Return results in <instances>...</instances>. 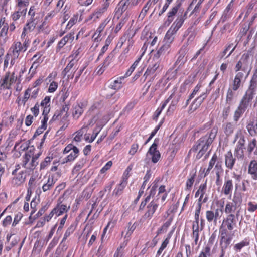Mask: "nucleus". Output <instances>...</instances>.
<instances>
[{
    "instance_id": "cd10ccee",
    "label": "nucleus",
    "mask_w": 257,
    "mask_h": 257,
    "mask_svg": "<svg viewBox=\"0 0 257 257\" xmlns=\"http://www.w3.org/2000/svg\"><path fill=\"white\" fill-rule=\"evenodd\" d=\"M8 52L21 55L25 51L22 47V43L19 41H15L12 44Z\"/></svg>"
},
{
    "instance_id": "7c9ffc66",
    "label": "nucleus",
    "mask_w": 257,
    "mask_h": 257,
    "mask_svg": "<svg viewBox=\"0 0 257 257\" xmlns=\"http://www.w3.org/2000/svg\"><path fill=\"white\" fill-rule=\"evenodd\" d=\"M85 109L84 105L82 103L77 104L74 106L72 115L75 119H78L83 113Z\"/></svg>"
},
{
    "instance_id": "9d476101",
    "label": "nucleus",
    "mask_w": 257,
    "mask_h": 257,
    "mask_svg": "<svg viewBox=\"0 0 257 257\" xmlns=\"http://www.w3.org/2000/svg\"><path fill=\"white\" fill-rule=\"evenodd\" d=\"M158 143L159 140L155 139L154 143L150 147L147 152V155H150L151 156L152 161L154 163H157L161 157L159 150L157 149Z\"/></svg>"
},
{
    "instance_id": "13d9d810",
    "label": "nucleus",
    "mask_w": 257,
    "mask_h": 257,
    "mask_svg": "<svg viewBox=\"0 0 257 257\" xmlns=\"http://www.w3.org/2000/svg\"><path fill=\"white\" fill-rule=\"evenodd\" d=\"M52 158L50 157H46L44 160L42 161L40 163V170H44L50 164Z\"/></svg>"
},
{
    "instance_id": "c03bdc74",
    "label": "nucleus",
    "mask_w": 257,
    "mask_h": 257,
    "mask_svg": "<svg viewBox=\"0 0 257 257\" xmlns=\"http://www.w3.org/2000/svg\"><path fill=\"white\" fill-rule=\"evenodd\" d=\"M180 4H177L173 7L168 13L167 21L168 22V24H170L173 20V17L177 13Z\"/></svg>"
},
{
    "instance_id": "f3484780",
    "label": "nucleus",
    "mask_w": 257,
    "mask_h": 257,
    "mask_svg": "<svg viewBox=\"0 0 257 257\" xmlns=\"http://www.w3.org/2000/svg\"><path fill=\"white\" fill-rule=\"evenodd\" d=\"M224 162L225 167L229 170H232L235 163L236 158L233 156L231 151H228L224 155Z\"/></svg>"
},
{
    "instance_id": "79ce46f5",
    "label": "nucleus",
    "mask_w": 257,
    "mask_h": 257,
    "mask_svg": "<svg viewBox=\"0 0 257 257\" xmlns=\"http://www.w3.org/2000/svg\"><path fill=\"white\" fill-rule=\"evenodd\" d=\"M26 13L24 11V10H17L15 11H14L11 15V17L13 20V21L17 22V20H18L21 16L25 17L26 15Z\"/></svg>"
},
{
    "instance_id": "ea45409f",
    "label": "nucleus",
    "mask_w": 257,
    "mask_h": 257,
    "mask_svg": "<svg viewBox=\"0 0 257 257\" xmlns=\"http://www.w3.org/2000/svg\"><path fill=\"white\" fill-rule=\"evenodd\" d=\"M106 25V23L105 21L101 23L99 26L98 28L97 29L95 33L94 34L93 36V38L94 39L95 41L98 42L100 40V35L101 32L103 31L104 28L105 27Z\"/></svg>"
},
{
    "instance_id": "0eeeda50",
    "label": "nucleus",
    "mask_w": 257,
    "mask_h": 257,
    "mask_svg": "<svg viewBox=\"0 0 257 257\" xmlns=\"http://www.w3.org/2000/svg\"><path fill=\"white\" fill-rule=\"evenodd\" d=\"M223 211L222 208H216L214 211L207 210L206 212V218L209 223L213 222L216 224L217 221L222 216Z\"/></svg>"
},
{
    "instance_id": "a211bd4d",
    "label": "nucleus",
    "mask_w": 257,
    "mask_h": 257,
    "mask_svg": "<svg viewBox=\"0 0 257 257\" xmlns=\"http://www.w3.org/2000/svg\"><path fill=\"white\" fill-rule=\"evenodd\" d=\"M130 3V0H121L119 2L115 9V13L118 16V18L120 17L127 10Z\"/></svg>"
},
{
    "instance_id": "20e7f679",
    "label": "nucleus",
    "mask_w": 257,
    "mask_h": 257,
    "mask_svg": "<svg viewBox=\"0 0 257 257\" xmlns=\"http://www.w3.org/2000/svg\"><path fill=\"white\" fill-rule=\"evenodd\" d=\"M79 153V149L72 144H68L64 149L63 153L64 154H69L62 160V164L67 163L73 161L78 156Z\"/></svg>"
},
{
    "instance_id": "423d86ee",
    "label": "nucleus",
    "mask_w": 257,
    "mask_h": 257,
    "mask_svg": "<svg viewBox=\"0 0 257 257\" xmlns=\"http://www.w3.org/2000/svg\"><path fill=\"white\" fill-rule=\"evenodd\" d=\"M212 143L207 137L204 136L199 139L198 144L196 146H194L192 150H199L197 156L200 158L208 150L209 146Z\"/></svg>"
},
{
    "instance_id": "69168bd1",
    "label": "nucleus",
    "mask_w": 257,
    "mask_h": 257,
    "mask_svg": "<svg viewBox=\"0 0 257 257\" xmlns=\"http://www.w3.org/2000/svg\"><path fill=\"white\" fill-rule=\"evenodd\" d=\"M11 57L8 54V53L5 55L4 58V65H3V70L5 71L8 68H10V63L11 62Z\"/></svg>"
},
{
    "instance_id": "1a4fd4ad",
    "label": "nucleus",
    "mask_w": 257,
    "mask_h": 257,
    "mask_svg": "<svg viewBox=\"0 0 257 257\" xmlns=\"http://www.w3.org/2000/svg\"><path fill=\"white\" fill-rule=\"evenodd\" d=\"M159 202L153 199L147 206L143 217L146 219L150 220L156 211L159 206Z\"/></svg>"
},
{
    "instance_id": "473e14b6",
    "label": "nucleus",
    "mask_w": 257,
    "mask_h": 257,
    "mask_svg": "<svg viewBox=\"0 0 257 257\" xmlns=\"http://www.w3.org/2000/svg\"><path fill=\"white\" fill-rule=\"evenodd\" d=\"M9 26L6 24L0 31V45H4L8 40V31Z\"/></svg>"
},
{
    "instance_id": "4d7b16f0",
    "label": "nucleus",
    "mask_w": 257,
    "mask_h": 257,
    "mask_svg": "<svg viewBox=\"0 0 257 257\" xmlns=\"http://www.w3.org/2000/svg\"><path fill=\"white\" fill-rule=\"evenodd\" d=\"M195 174H192V175H190L188 177V178L186 181V189H188L189 190H190L191 189V188H192L193 185V183L194 182V180H195Z\"/></svg>"
},
{
    "instance_id": "c85d7f7f",
    "label": "nucleus",
    "mask_w": 257,
    "mask_h": 257,
    "mask_svg": "<svg viewBox=\"0 0 257 257\" xmlns=\"http://www.w3.org/2000/svg\"><path fill=\"white\" fill-rule=\"evenodd\" d=\"M70 206L67 207V205L59 203H58L56 207L53 209V211L57 216H59L67 212Z\"/></svg>"
},
{
    "instance_id": "4c0bfd02",
    "label": "nucleus",
    "mask_w": 257,
    "mask_h": 257,
    "mask_svg": "<svg viewBox=\"0 0 257 257\" xmlns=\"http://www.w3.org/2000/svg\"><path fill=\"white\" fill-rule=\"evenodd\" d=\"M38 54H35L32 57V59H35V61L33 62L31 67L30 68L29 72H31L32 73H34L36 69L39 66L41 61L40 60V56H38Z\"/></svg>"
},
{
    "instance_id": "f704fd0d",
    "label": "nucleus",
    "mask_w": 257,
    "mask_h": 257,
    "mask_svg": "<svg viewBox=\"0 0 257 257\" xmlns=\"http://www.w3.org/2000/svg\"><path fill=\"white\" fill-rule=\"evenodd\" d=\"M109 6L103 3L100 7L98 8L96 11L93 13L92 16H95L97 18H100L107 10ZM92 18V16L91 17Z\"/></svg>"
},
{
    "instance_id": "b1692460",
    "label": "nucleus",
    "mask_w": 257,
    "mask_h": 257,
    "mask_svg": "<svg viewBox=\"0 0 257 257\" xmlns=\"http://www.w3.org/2000/svg\"><path fill=\"white\" fill-rule=\"evenodd\" d=\"M50 96H46L41 102L40 106L43 108L42 115L43 117L48 116L50 110Z\"/></svg>"
},
{
    "instance_id": "864d4df0",
    "label": "nucleus",
    "mask_w": 257,
    "mask_h": 257,
    "mask_svg": "<svg viewBox=\"0 0 257 257\" xmlns=\"http://www.w3.org/2000/svg\"><path fill=\"white\" fill-rule=\"evenodd\" d=\"M207 190V184L206 182H205L203 184H201L199 187L198 190L197 191V192L195 193V197H198L199 195L204 196H205L206 195V192Z\"/></svg>"
},
{
    "instance_id": "2f4dec72",
    "label": "nucleus",
    "mask_w": 257,
    "mask_h": 257,
    "mask_svg": "<svg viewBox=\"0 0 257 257\" xmlns=\"http://www.w3.org/2000/svg\"><path fill=\"white\" fill-rule=\"evenodd\" d=\"M15 7L17 10H24L27 13V7L29 5V0H14Z\"/></svg>"
},
{
    "instance_id": "5fc2aeb1",
    "label": "nucleus",
    "mask_w": 257,
    "mask_h": 257,
    "mask_svg": "<svg viewBox=\"0 0 257 257\" xmlns=\"http://www.w3.org/2000/svg\"><path fill=\"white\" fill-rule=\"evenodd\" d=\"M77 61V60L74 59H71L70 60L69 63L67 64V66L63 70V73L65 75H66L68 73H69L70 71L73 68V67H74L73 70L75 69Z\"/></svg>"
},
{
    "instance_id": "49530a36",
    "label": "nucleus",
    "mask_w": 257,
    "mask_h": 257,
    "mask_svg": "<svg viewBox=\"0 0 257 257\" xmlns=\"http://www.w3.org/2000/svg\"><path fill=\"white\" fill-rule=\"evenodd\" d=\"M173 220V218L172 217H170L167 221H166L158 230V234H161L166 232L167 231L168 227L170 226L172 221Z\"/></svg>"
},
{
    "instance_id": "aec40b11",
    "label": "nucleus",
    "mask_w": 257,
    "mask_h": 257,
    "mask_svg": "<svg viewBox=\"0 0 257 257\" xmlns=\"http://www.w3.org/2000/svg\"><path fill=\"white\" fill-rule=\"evenodd\" d=\"M248 106L245 105L242 102H240L238 106L234 112L233 115V120L235 122H237L240 118L241 117L242 114L244 113Z\"/></svg>"
},
{
    "instance_id": "37998d69",
    "label": "nucleus",
    "mask_w": 257,
    "mask_h": 257,
    "mask_svg": "<svg viewBox=\"0 0 257 257\" xmlns=\"http://www.w3.org/2000/svg\"><path fill=\"white\" fill-rule=\"evenodd\" d=\"M123 79V77L118 78L110 85V88L115 90L120 89L122 87V81Z\"/></svg>"
},
{
    "instance_id": "f03ea898",
    "label": "nucleus",
    "mask_w": 257,
    "mask_h": 257,
    "mask_svg": "<svg viewBox=\"0 0 257 257\" xmlns=\"http://www.w3.org/2000/svg\"><path fill=\"white\" fill-rule=\"evenodd\" d=\"M252 60L250 52H247L242 54L236 63L234 70L236 72H242L249 75L252 69Z\"/></svg>"
},
{
    "instance_id": "9b49d317",
    "label": "nucleus",
    "mask_w": 257,
    "mask_h": 257,
    "mask_svg": "<svg viewBox=\"0 0 257 257\" xmlns=\"http://www.w3.org/2000/svg\"><path fill=\"white\" fill-rule=\"evenodd\" d=\"M19 168H16L13 172L14 176L12 180V184L14 186H19L23 184L26 178L25 173L23 171H18Z\"/></svg>"
},
{
    "instance_id": "603ef678",
    "label": "nucleus",
    "mask_w": 257,
    "mask_h": 257,
    "mask_svg": "<svg viewBox=\"0 0 257 257\" xmlns=\"http://www.w3.org/2000/svg\"><path fill=\"white\" fill-rule=\"evenodd\" d=\"M217 158L218 157L217 155L214 154L209 161L208 167L206 171L205 176L207 175L209 173L210 170L212 169L215 163L216 162Z\"/></svg>"
},
{
    "instance_id": "3c124183",
    "label": "nucleus",
    "mask_w": 257,
    "mask_h": 257,
    "mask_svg": "<svg viewBox=\"0 0 257 257\" xmlns=\"http://www.w3.org/2000/svg\"><path fill=\"white\" fill-rule=\"evenodd\" d=\"M7 53L11 57V60L10 63V68H12L18 62V60L20 59L21 55L13 53L10 52H8Z\"/></svg>"
},
{
    "instance_id": "a19ab883",
    "label": "nucleus",
    "mask_w": 257,
    "mask_h": 257,
    "mask_svg": "<svg viewBox=\"0 0 257 257\" xmlns=\"http://www.w3.org/2000/svg\"><path fill=\"white\" fill-rule=\"evenodd\" d=\"M48 119V117H43V119L41 120V125L37 128L35 133V135H39L44 132L47 127V122Z\"/></svg>"
},
{
    "instance_id": "bf43d9fd",
    "label": "nucleus",
    "mask_w": 257,
    "mask_h": 257,
    "mask_svg": "<svg viewBox=\"0 0 257 257\" xmlns=\"http://www.w3.org/2000/svg\"><path fill=\"white\" fill-rule=\"evenodd\" d=\"M248 75H247V74L242 72H237L235 74L234 79H237V81H239L241 83L242 82L245 80Z\"/></svg>"
},
{
    "instance_id": "f257e3e1",
    "label": "nucleus",
    "mask_w": 257,
    "mask_h": 257,
    "mask_svg": "<svg viewBox=\"0 0 257 257\" xmlns=\"http://www.w3.org/2000/svg\"><path fill=\"white\" fill-rule=\"evenodd\" d=\"M235 215L233 214H228L222 221V223L219 229V233L221 237V243L224 244V247L227 248L230 244L233 234L229 233L228 231H231L236 226Z\"/></svg>"
},
{
    "instance_id": "ddd939ff",
    "label": "nucleus",
    "mask_w": 257,
    "mask_h": 257,
    "mask_svg": "<svg viewBox=\"0 0 257 257\" xmlns=\"http://www.w3.org/2000/svg\"><path fill=\"white\" fill-rule=\"evenodd\" d=\"M241 202V199L234 196L233 198L232 202H227L225 205V213L231 214L234 212L237 208V206L239 205Z\"/></svg>"
},
{
    "instance_id": "4be33fe9",
    "label": "nucleus",
    "mask_w": 257,
    "mask_h": 257,
    "mask_svg": "<svg viewBox=\"0 0 257 257\" xmlns=\"http://www.w3.org/2000/svg\"><path fill=\"white\" fill-rule=\"evenodd\" d=\"M244 142V138L241 137L235 149L234 154L238 159H242L244 157L243 147Z\"/></svg>"
},
{
    "instance_id": "c9c22d12",
    "label": "nucleus",
    "mask_w": 257,
    "mask_h": 257,
    "mask_svg": "<svg viewBox=\"0 0 257 257\" xmlns=\"http://www.w3.org/2000/svg\"><path fill=\"white\" fill-rule=\"evenodd\" d=\"M206 96V93L203 92L198 97L195 99L194 102L191 106V109H193V110H196L202 103Z\"/></svg>"
},
{
    "instance_id": "c756f323",
    "label": "nucleus",
    "mask_w": 257,
    "mask_h": 257,
    "mask_svg": "<svg viewBox=\"0 0 257 257\" xmlns=\"http://www.w3.org/2000/svg\"><path fill=\"white\" fill-rule=\"evenodd\" d=\"M187 46V43L184 44L179 51V56L177 59V62L180 63V65L184 64L186 61L185 56L188 51Z\"/></svg>"
},
{
    "instance_id": "72a5a7b5",
    "label": "nucleus",
    "mask_w": 257,
    "mask_h": 257,
    "mask_svg": "<svg viewBox=\"0 0 257 257\" xmlns=\"http://www.w3.org/2000/svg\"><path fill=\"white\" fill-rule=\"evenodd\" d=\"M56 181L54 179L53 176H49L47 182L44 183L42 186V188L43 191L46 192L52 189L56 183Z\"/></svg>"
},
{
    "instance_id": "09e8293b",
    "label": "nucleus",
    "mask_w": 257,
    "mask_h": 257,
    "mask_svg": "<svg viewBox=\"0 0 257 257\" xmlns=\"http://www.w3.org/2000/svg\"><path fill=\"white\" fill-rule=\"evenodd\" d=\"M157 182H158V181H157V180H155L154 181V182L153 183L152 186L150 191V194L145 199V202H149L150 200L151 196H154L155 194L157 188L158 187V186L157 185Z\"/></svg>"
},
{
    "instance_id": "39448f33",
    "label": "nucleus",
    "mask_w": 257,
    "mask_h": 257,
    "mask_svg": "<svg viewBox=\"0 0 257 257\" xmlns=\"http://www.w3.org/2000/svg\"><path fill=\"white\" fill-rule=\"evenodd\" d=\"M34 150L35 148L34 146H32V147L30 148L29 151L26 152L23 157V166L27 169L33 170L38 164V161L35 160L33 158L31 161L29 162L31 156L34 155Z\"/></svg>"
},
{
    "instance_id": "774afa93",
    "label": "nucleus",
    "mask_w": 257,
    "mask_h": 257,
    "mask_svg": "<svg viewBox=\"0 0 257 257\" xmlns=\"http://www.w3.org/2000/svg\"><path fill=\"white\" fill-rule=\"evenodd\" d=\"M58 87V84L57 82L53 81H52L48 89V92L49 93H54L57 89Z\"/></svg>"
},
{
    "instance_id": "de8ad7c7",
    "label": "nucleus",
    "mask_w": 257,
    "mask_h": 257,
    "mask_svg": "<svg viewBox=\"0 0 257 257\" xmlns=\"http://www.w3.org/2000/svg\"><path fill=\"white\" fill-rule=\"evenodd\" d=\"M246 128L251 136H253L257 134V123L254 124L253 121H251L247 124Z\"/></svg>"
},
{
    "instance_id": "0e129e2a",
    "label": "nucleus",
    "mask_w": 257,
    "mask_h": 257,
    "mask_svg": "<svg viewBox=\"0 0 257 257\" xmlns=\"http://www.w3.org/2000/svg\"><path fill=\"white\" fill-rule=\"evenodd\" d=\"M69 110V107L67 105H63L62 109L61 110L60 112H58V114L57 112L54 115L52 120L54 119V117L57 115L56 117L59 116L60 115H63L64 116H67V112Z\"/></svg>"
},
{
    "instance_id": "dca6fc26",
    "label": "nucleus",
    "mask_w": 257,
    "mask_h": 257,
    "mask_svg": "<svg viewBox=\"0 0 257 257\" xmlns=\"http://www.w3.org/2000/svg\"><path fill=\"white\" fill-rule=\"evenodd\" d=\"M169 192V191L166 190L165 185H161L159 187L157 195L154 199L157 200V201L160 202L161 204L164 205L165 204L164 201L168 196Z\"/></svg>"
},
{
    "instance_id": "412c9836",
    "label": "nucleus",
    "mask_w": 257,
    "mask_h": 257,
    "mask_svg": "<svg viewBox=\"0 0 257 257\" xmlns=\"http://www.w3.org/2000/svg\"><path fill=\"white\" fill-rule=\"evenodd\" d=\"M233 188V181L229 178H225L222 191L225 195H230Z\"/></svg>"
},
{
    "instance_id": "052dcab7",
    "label": "nucleus",
    "mask_w": 257,
    "mask_h": 257,
    "mask_svg": "<svg viewBox=\"0 0 257 257\" xmlns=\"http://www.w3.org/2000/svg\"><path fill=\"white\" fill-rule=\"evenodd\" d=\"M233 44H229L226 48L222 52L221 54V58L224 57L226 54H227V52L231 49V50L230 51L229 53L227 54L226 58L229 57L232 53L234 51L236 48V46L233 47Z\"/></svg>"
},
{
    "instance_id": "a878e982",
    "label": "nucleus",
    "mask_w": 257,
    "mask_h": 257,
    "mask_svg": "<svg viewBox=\"0 0 257 257\" xmlns=\"http://www.w3.org/2000/svg\"><path fill=\"white\" fill-rule=\"evenodd\" d=\"M127 183V176L122 177V180L120 184L117 185L113 191V194L115 196L120 195L123 192Z\"/></svg>"
},
{
    "instance_id": "e433bc0d",
    "label": "nucleus",
    "mask_w": 257,
    "mask_h": 257,
    "mask_svg": "<svg viewBox=\"0 0 257 257\" xmlns=\"http://www.w3.org/2000/svg\"><path fill=\"white\" fill-rule=\"evenodd\" d=\"M236 90L229 88L227 92L226 102L229 105H231L233 103L234 99L235 96V91Z\"/></svg>"
},
{
    "instance_id": "8fccbe9b",
    "label": "nucleus",
    "mask_w": 257,
    "mask_h": 257,
    "mask_svg": "<svg viewBox=\"0 0 257 257\" xmlns=\"http://www.w3.org/2000/svg\"><path fill=\"white\" fill-rule=\"evenodd\" d=\"M224 133L227 136H229L232 134L234 129V126L230 122H227L223 125Z\"/></svg>"
},
{
    "instance_id": "7ed1b4c3",
    "label": "nucleus",
    "mask_w": 257,
    "mask_h": 257,
    "mask_svg": "<svg viewBox=\"0 0 257 257\" xmlns=\"http://www.w3.org/2000/svg\"><path fill=\"white\" fill-rule=\"evenodd\" d=\"M183 22L184 19L182 15H181L177 17L167 31L164 39L165 43L171 46L174 40V35L182 26Z\"/></svg>"
},
{
    "instance_id": "2eb2a0df",
    "label": "nucleus",
    "mask_w": 257,
    "mask_h": 257,
    "mask_svg": "<svg viewBox=\"0 0 257 257\" xmlns=\"http://www.w3.org/2000/svg\"><path fill=\"white\" fill-rule=\"evenodd\" d=\"M161 70V67L159 62H156L152 65H149L144 74V80H146L149 76L153 75L156 72H159Z\"/></svg>"
},
{
    "instance_id": "6e6d98bb",
    "label": "nucleus",
    "mask_w": 257,
    "mask_h": 257,
    "mask_svg": "<svg viewBox=\"0 0 257 257\" xmlns=\"http://www.w3.org/2000/svg\"><path fill=\"white\" fill-rule=\"evenodd\" d=\"M31 91V89H27L25 91V94L24 95V97L23 98V99L22 100H21L20 99H19V100L18 102L19 104H22L23 106H24L25 105L27 101L29 99V98L30 97H31V94H30Z\"/></svg>"
},
{
    "instance_id": "bb28decb",
    "label": "nucleus",
    "mask_w": 257,
    "mask_h": 257,
    "mask_svg": "<svg viewBox=\"0 0 257 257\" xmlns=\"http://www.w3.org/2000/svg\"><path fill=\"white\" fill-rule=\"evenodd\" d=\"M248 173L253 180H257V161L252 160L250 162L248 169Z\"/></svg>"
},
{
    "instance_id": "680f3d73",
    "label": "nucleus",
    "mask_w": 257,
    "mask_h": 257,
    "mask_svg": "<svg viewBox=\"0 0 257 257\" xmlns=\"http://www.w3.org/2000/svg\"><path fill=\"white\" fill-rule=\"evenodd\" d=\"M35 10L36 9L34 6H31L30 7L28 14V15L29 17L28 20L37 21V19L35 17L36 13Z\"/></svg>"
},
{
    "instance_id": "e2e57ef3",
    "label": "nucleus",
    "mask_w": 257,
    "mask_h": 257,
    "mask_svg": "<svg viewBox=\"0 0 257 257\" xmlns=\"http://www.w3.org/2000/svg\"><path fill=\"white\" fill-rule=\"evenodd\" d=\"M126 245V243L123 242L115 252L113 257H123V248Z\"/></svg>"
},
{
    "instance_id": "338daca9",
    "label": "nucleus",
    "mask_w": 257,
    "mask_h": 257,
    "mask_svg": "<svg viewBox=\"0 0 257 257\" xmlns=\"http://www.w3.org/2000/svg\"><path fill=\"white\" fill-rule=\"evenodd\" d=\"M11 57L8 54V53L5 55L4 58V65H3V70L5 71L8 68H10V63L11 62Z\"/></svg>"
},
{
    "instance_id": "a18cd8bd",
    "label": "nucleus",
    "mask_w": 257,
    "mask_h": 257,
    "mask_svg": "<svg viewBox=\"0 0 257 257\" xmlns=\"http://www.w3.org/2000/svg\"><path fill=\"white\" fill-rule=\"evenodd\" d=\"M87 132V126H83L81 129L75 133V136L74 140L75 142H79L81 141L82 136L84 133Z\"/></svg>"
},
{
    "instance_id": "6e6552de",
    "label": "nucleus",
    "mask_w": 257,
    "mask_h": 257,
    "mask_svg": "<svg viewBox=\"0 0 257 257\" xmlns=\"http://www.w3.org/2000/svg\"><path fill=\"white\" fill-rule=\"evenodd\" d=\"M16 79L17 77L15 76V72L12 73L9 71L6 72L2 80L1 87L3 89H10L11 85L16 82Z\"/></svg>"
},
{
    "instance_id": "5701e85b",
    "label": "nucleus",
    "mask_w": 257,
    "mask_h": 257,
    "mask_svg": "<svg viewBox=\"0 0 257 257\" xmlns=\"http://www.w3.org/2000/svg\"><path fill=\"white\" fill-rule=\"evenodd\" d=\"M113 57V55L110 54L105 58L103 63L97 67V74L101 75L105 71L111 63Z\"/></svg>"
},
{
    "instance_id": "58836bf2",
    "label": "nucleus",
    "mask_w": 257,
    "mask_h": 257,
    "mask_svg": "<svg viewBox=\"0 0 257 257\" xmlns=\"http://www.w3.org/2000/svg\"><path fill=\"white\" fill-rule=\"evenodd\" d=\"M173 94H172L167 100H166L162 104V106L160 108H158L155 111L153 119L157 120L160 114L161 113L162 111L164 109V108L166 107V105L168 104V103L169 102V101L172 98Z\"/></svg>"
},
{
    "instance_id": "4468645a",
    "label": "nucleus",
    "mask_w": 257,
    "mask_h": 257,
    "mask_svg": "<svg viewBox=\"0 0 257 257\" xmlns=\"http://www.w3.org/2000/svg\"><path fill=\"white\" fill-rule=\"evenodd\" d=\"M74 39V32H71L63 37L58 42L56 50L60 51L67 44H71Z\"/></svg>"
},
{
    "instance_id": "393cba45",
    "label": "nucleus",
    "mask_w": 257,
    "mask_h": 257,
    "mask_svg": "<svg viewBox=\"0 0 257 257\" xmlns=\"http://www.w3.org/2000/svg\"><path fill=\"white\" fill-rule=\"evenodd\" d=\"M171 46L164 43V44L157 50L154 55V58L159 59L170 52Z\"/></svg>"
},
{
    "instance_id": "6ab92c4d",
    "label": "nucleus",
    "mask_w": 257,
    "mask_h": 257,
    "mask_svg": "<svg viewBox=\"0 0 257 257\" xmlns=\"http://www.w3.org/2000/svg\"><path fill=\"white\" fill-rule=\"evenodd\" d=\"M37 23V21H33L28 20L25 26L23 28L21 38H25L28 33L32 32L35 29Z\"/></svg>"
},
{
    "instance_id": "f8f14e48",
    "label": "nucleus",
    "mask_w": 257,
    "mask_h": 257,
    "mask_svg": "<svg viewBox=\"0 0 257 257\" xmlns=\"http://www.w3.org/2000/svg\"><path fill=\"white\" fill-rule=\"evenodd\" d=\"M256 88L257 86H254L253 84H250L248 88L242 98L240 102L248 106L249 102L252 100L255 94Z\"/></svg>"
}]
</instances>
